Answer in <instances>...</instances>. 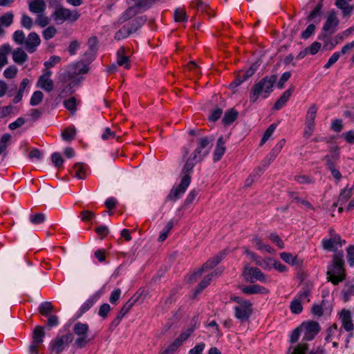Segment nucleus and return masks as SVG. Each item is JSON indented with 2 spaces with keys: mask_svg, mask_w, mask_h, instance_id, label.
Wrapping results in <instances>:
<instances>
[{
  "mask_svg": "<svg viewBox=\"0 0 354 354\" xmlns=\"http://www.w3.org/2000/svg\"><path fill=\"white\" fill-rule=\"evenodd\" d=\"M344 253L342 251L336 252L333 255L332 263L328 268L327 279L334 285L338 284L345 279L344 268Z\"/></svg>",
  "mask_w": 354,
  "mask_h": 354,
  "instance_id": "1",
  "label": "nucleus"
},
{
  "mask_svg": "<svg viewBox=\"0 0 354 354\" xmlns=\"http://www.w3.org/2000/svg\"><path fill=\"white\" fill-rule=\"evenodd\" d=\"M277 76L272 75L270 76H266L262 78L259 82L254 84L251 89L250 95V102H255L260 95L264 98L267 97L272 91L274 84L276 83Z\"/></svg>",
  "mask_w": 354,
  "mask_h": 354,
  "instance_id": "2",
  "label": "nucleus"
},
{
  "mask_svg": "<svg viewBox=\"0 0 354 354\" xmlns=\"http://www.w3.org/2000/svg\"><path fill=\"white\" fill-rule=\"evenodd\" d=\"M80 16V14L77 11H72L62 7L57 8L52 15L57 24H62L65 21L75 22L79 19Z\"/></svg>",
  "mask_w": 354,
  "mask_h": 354,
  "instance_id": "3",
  "label": "nucleus"
},
{
  "mask_svg": "<svg viewBox=\"0 0 354 354\" xmlns=\"http://www.w3.org/2000/svg\"><path fill=\"white\" fill-rule=\"evenodd\" d=\"M73 340V335L68 333L66 335L57 336L50 343L49 350L50 354H59L68 346L69 343Z\"/></svg>",
  "mask_w": 354,
  "mask_h": 354,
  "instance_id": "4",
  "label": "nucleus"
},
{
  "mask_svg": "<svg viewBox=\"0 0 354 354\" xmlns=\"http://www.w3.org/2000/svg\"><path fill=\"white\" fill-rule=\"evenodd\" d=\"M88 325L87 324L77 322L73 326V333L78 336L75 344L79 348H82L90 342L88 338Z\"/></svg>",
  "mask_w": 354,
  "mask_h": 354,
  "instance_id": "5",
  "label": "nucleus"
},
{
  "mask_svg": "<svg viewBox=\"0 0 354 354\" xmlns=\"http://www.w3.org/2000/svg\"><path fill=\"white\" fill-rule=\"evenodd\" d=\"M191 182V176L185 175L181 179L180 183L176 187H173L166 198L167 201H176L185 192Z\"/></svg>",
  "mask_w": 354,
  "mask_h": 354,
  "instance_id": "6",
  "label": "nucleus"
},
{
  "mask_svg": "<svg viewBox=\"0 0 354 354\" xmlns=\"http://www.w3.org/2000/svg\"><path fill=\"white\" fill-rule=\"evenodd\" d=\"M339 19L335 11H330L327 17V19L323 26L322 31L324 32L319 36V39L327 38L328 35L333 34L337 30V27L339 25Z\"/></svg>",
  "mask_w": 354,
  "mask_h": 354,
  "instance_id": "7",
  "label": "nucleus"
},
{
  "mask_svg": "<svg viewBox=\"0 0 354 354\" xmlns=\"http://www.w3.org/2000/svg\"><path fill=\"white\" fill-rule=\"evenodd\" d=\"M252 304L248 301V302H243L242 305H238L234 307V316L241 322H245L248 321L251 317L253 310Z\"/></svg>",
  "mask_w": 354,
  "mask_h": 354,
  "instance_id": "8",
  "label": "nucleus"
},
{
  "mask_svg": "<svg viewBox=\"0 0 354 354\" xmlns=\"http://www.w3.org/2000/svg\"><path fill=\"white\" fill-rule=\"evenodd\" d=\"M300 327L304 333L303 339L306 341L312 340L320 330V326L315 321L304 322Z\"/></svg>",
  "mask_w": 354,
  "mask_h": 354,
  "instance_id": "9",
  "label": "nucleus"
},
{
  "mask_svg": "<svg viewBox=\"0 0 354 354\" xmlns=\"http://www.w3.org/2000/svg\"><path fill=\"white\" fill-rule=\"evenodd\" d=\"M243 276L246 281L253 283L254 280L261 282L266 281V275L257 267L245 266L243 271Z\"/></svg>",
  "mask_w": 354,
  "mask_h": 354,
  "instance_id": "10",
  "label": "nucleus"
},
{
  "mask_svg": "<svg viewBox=\"0 0 354 354\" xmlns=\"http://www.w3.org/2000/svg\"><path fill=\"white\" fill-rule=\"evenodd\" d=\"M213 140L214 138H209L208 137L199 138L197 140L198 147L192 153V155L194 156V158H197L199 160H202L209 152V149H205V148Z\"/></svg>",
  "mask_w": 354,
  "mask_h": 354,
  "instance_id": "11",
  "label": "nucleus"
},
{
  "mask_svg": "<svg viewBox=\"0 0 354 354\" xmlns=\"http://www.w3.org/2000/svg\"><path fill=\"white\" fill-rule=\"evenodd\" d=\"M41 39L37 33L32 32L28 34L24 46L29 53L36 51L37 47L40 44Z\"/></svg>",
  "mask_w": 354,
  "mask_h": 354,
  "instance_id": "12",
  "label": "nucleus"
},
{
  "mask_svg": "<svg viewBox=\"0 0 354 354\" xmlns=\"http://www.w3.org/2000/svg\"><path fill=\"white\" fill-rule=\"evenodd\" d=\"M339 319L342 321V327L348 332L352 331L354 328L351 313L349 310L343 309L339 313Z\"/></svg>",
  "mask_w": 354,
  "mask_h": 354,
  "instance_id": "13",
  "label": "nucleus"
},
{
  "mask_svg": "<svg viewBox=\"0 0 354 354\" xmlns=\"http://www.w3.org/2000/svg\"><path fill=\"white\" fill-rule=\"evenodd\" d=\"M141 295L142 292H139L138 291L134 294L122 306L118 313V316L122 319L128 313L130 309L134 306V304L139 300Z\"/></svg>",
  "mask_w": 354,
  "mask_h": 354,
  "instance_id": "14",
  "label": "nucleus"
},
{
  "mask_svg": "<svg viewBox=\"0 0 354 354\" xmlns=\"http://www.w3.org/2000/svg\"><path fill=\"white\" fill-rule=\"evenodd\" d=\"M241 291L246 295H254V294H266L268 292L265 287L254 284L248 286H241L239 288Z\"/></svg>",
  "mask_w": 354,
  "mask_h": 354,
  "instance_id": "15",
  "label": "nucleus"
},
{
  "mask_svg": "<svg viewBox=\"0 0 354 354\" xmlns=\"http://www.w3.org/2000/svg\"><path fill=\"white\" fill-rule=\"evenodd\" d=\"M295 87L293 86H290L288 90H286L279 98V100L274 103L273 109L275 110L281 109L288 101L290 97L293 93Z\"/></svg>",
  "mask_w": 354,
  "mask_h": 354,
  "instance_id": "16",
  "label": "nucleus"
},
{
  "mask_svg": "<svg viewBox=\"0 0 354 354\" xmlns=\"http://www.w3.org/2000/svg\"><path fill=\"white\" fill-rule=\"evenodd\" d=\"M227 252L226 250L221 251L218 254L210 258L208 261H207L203 265L204 268H207V270L212 269L217 266L226 256Z\"/></svg>",
  "mask_w": 354,
  "mask_h": 354,
  "instance_id": "17",
  "label": "nucleus"
},
{
  "mask_svg": "<svg viewBox=\"0 0 354 354\" xmlns=\"http://www.w3.org/2000/svg\"><path fill=\"white\" fill-rule=\"evenodd\" d=\"M100 297V293L96 292L93 296H91L89 299H88L81 306L80 308L77 317H80L84 313L88 311L94 304L98 300Z\"/></svg>",
  "mask_w": 354,
  "mask_h": 354,
  "instance_id": "18",
  "label": "nucleus"
},
{
  "mask_svg": "<svg viewBox=\"0 0 354 354\" xmlns=\"http://www.w3.org/2000/svg\"><path fill=\"white\" fill-rule=\"evenodd\" d=\"M29 10L37 15L43 13L46 9V3L44 0H33L28 3Z\"/></svg>",
  "mask_w": 354,
  "mask_h": 354,
  "instance_id": "19",
  "label": "nucleus"
},
{
  "mask_svg": "<svg viewBox=\"0 0 354 354\" xmlns=\"http://www.w3.org/2000/svg\"><path fill=\"white\" fill-rule=\"evenodd\" d=\"M86 54H87V51L84 55V59H83L82 62H77V64H75V71H74L75 74H77V75L85 74L88 71L89 68H88V65L90 63H88V62L86 60L90 57V55H86Z\"/></svg>",
  "mask_w": 354,
  "mask_h": 354,
  "instance_id": "20",
  "label": "nucleus"
},
{
  "mask_svg": "<svg viewBox=\"0 0 354 354\" xmlns=\"http://www.w3.org/2000/svg\"><path fill=\"white\" fill-rule=\"evenodd\" d=\"M87 44L88 46V50H87L86 55H90V57L86 61L88 63H91L94 58L95 54L97 51L98 40L97 37L93 36L90 37Z\"/></svg>",
  "mask_w": 354,
  "mask_h": 354,
  "instance_id": "21",
  "label": "nucleus"
},
{
  "mask_svg": "<svg viewBox=\"0 0 354 354\" xmlns=\"http://www.w3.org/2000/svg\"><path fill=\"white\" fill-rule=\"evenodd\" d=\"M147 17L146 15L139 16L132 20L129 25H127L131 33L136 32L141 28L147 21Z\"/></svg>",
  "mask_w": 354,
  "mask_h": 354,
  "instance_id": "22",
  "label": "nucleus"
},
{
  "mask_svg": "<svg viewBox=\"0 0 354 354\" xmlns=\"http://www.w3.org/2000/svg\"><path fill=\"white\" fill-rule=\"evenodd\" d=\"M348 2L346 0H336L335 3L337 8L342 10L344 17L350 16L354 10V6L349 5Z\"/></svg>",
  "mask_w": 354,
  "mask_h": 354,
  "instance_id": "23",
  "label": "nucleus"
},
{
  "mask_svg": "<svg viewBox=\"0 0 354 354\" xmlns=\"http://www.w3.org/2000/svg\"><path fill=\"white\" fill-rule=\"evenodd\" d=\"M225 152V141L223 138L220 137L216 143V149L214 152V161L217 162L221 160Z\"/></svg>",
  "mask_w": 354,
  "mask_h": 354,
  "instance_id": "24",
  "label": "nucleus"
},
{
  "mask_svg": "<svg viewBox=\"0 0 354 354\" xmlns=\"http://www.w3.org/2000/svg\"><path fill=\"white\" fill-rule=\"evenodd\" d=\"M28 57L26 53L21 48H17L12 52L13 61L17 64H23L27 61Z\"/></svg>",
  "mask_w": 354,
  "mask_h": 354,
  "instance_id": "25",
  "label": "nucleus"
},
{
  "mask_svg": "<svg viewBox=\"0 0 354 354\" xmlns=\"http://www.w3.org/2000/svg\"><path fill=\"white\" fill-rule=\"evenodd\" d=\"M125 49L124 47H120L117 52V64L118 66H124L126 69L130 68L129 59L127 56L124 55Z\"/></svg>",
  "mask_w": 354,
  "mask_h": 354,
  "instance_id": "26",
  "label": "nucleus"
},
{
  "mask_svg": "<svg viewBox=\"0 0 354 354\" xmlns=\"http://www.w3.org/2000/svg\"><path fill=\"white\" fill-rule=\"evenodd\" d=\"M239 113L234 109L227 110L222 119L224 125L228 126L231 124L238 118Z\"/></svg>",
  "mask_w": 354,
  "mask_h": 354,
  "instance_id": "27",
  "label": "nucleus"
},
{
  "mask_svg": "<svg viewBox=\"0 0 354 354\" xmlns=\"http://www.w3.org/2000/svg\"><path fill=\"white\" fill-rule=\"evenodd\" d=\"M324 159L326 160V166L328 169L331 171L333 176L337 180H339L342 178L341 173L335 169V165L333 161H331V158L329 155H326L324 156Z\"/></svg>",
  "mask_w": 354,
  "mask_h": 354,
  "instance_id": "28",
  "label": "nucleus"
},
{
  "mask_svg": "<svg viewBox=\"0 0 354 354\" xmlns=\"http://www.w3.org/2000/svg\"><path fill=\"white\" fill-rule=\"evenodd\" d=\"M12 48L9 44L0 46V68L8 63L6 55L11 53Z\"/></svg>",
  "mask_w": 354,
  "mask_h": 354,
  "instance_id": "29",
  "label": "nucleus"
},
{
  "mask_svg": "<svg viewBox=\"0 0 354 354\" xmlns=\"http://www.w3.org/2000/svg\"><path fill=\"white\" fill-rule=\"evenodd\" d=\"M37 85L43 90L50 92L53 89L54 84L51 79L39 77Z\"/></svg>",
  "mask_w": 354,
  "mask_h": 354,
  "instance_id": "30",
  "label": "nucleus"
},
{
  "mask_svg": "<svg viewBox=\"0 0 354 354\" xmlns=\"http://www.w3.org/2000/svg\"><path fill=\"white\" fill-rule=\"evenodd\" d=\"M352 196V188H345L340 192L339 198L336 203H334L333 207H337L338 205H342L345 203Z\"/></svg>",
  "mask_w": 354,
  "mask_h": 354,
  "instance_id": "31",
  "label": "nucleus"
},
{
  "mask_svg": "<svg viewBox=\"0 0 354 354\" xmlns=\"http://www.w3.org/2000/svg\"><path fill=\"white\" fill-rule=\"evenodd\" d=\"M312 287V284L308 283H305L299 293L297 299H299L301 301L306 299L307 302H309V296L311 292Z\"/></svg>",
  "mask_w": 354,
  "mask_h": 354,
  "instance_id": "32",
  "label": "nucleus"
},
{
  "mask_svg": "<svg viewBox=\"0 0 354 354\" xmlns=\"http://www.w3.org/2000/svg\"><path fill=\"white\" fill-rule=\"evenodd\" d=\"M317 107L315 104H313L308 109L306 116V124L315 125V119L316 117Z\"/></svg>",
  "mask_w": 354,
  "mask_h": 354,
  "instance_id": "33",
  "label": "nucleus"
},
{
  "mask_svg": "<svg viewBox=\"0 0 354 354\" xmlns=\"http://www.w3.org/2000/svg\"><path fill=\"white\" fill-rule=\"evenodd\" d=\"M45 336L44 329L40 326H37L33 330L32 342L38 344L43 342V338Z\"/></svg>",
  "mask_w": 354,
  "mask_h": 354,
  "instance_id": "34",
  "label": "nucleus"
},
{
  "mask_svg": "<svg viewBox=\"0 0 354 354\" xmlns=\"http://www.w3.org/2000/svg\"><path fill=\"white\" fill-rule=\"evenodd\" d=\"M53 310L54 306L50 301L42 302L39 306V312L45 317H48Z\"/></svg>",
  "mask_w": 354,
  "mask_h": 354,
  "instance_id": "35",
  "label": "nucleus"
},
{
  "mask_svg": "<svg viewBox=\"0 0 354 354\" xmlns=\"http://www.w3.org/2000/svg\"><path fill=\"white\" fill-rule=\"evenodd\" d=\"M201 160H199L197 158H194V156L191 155L190 157L187 160V162L183 169V172L185 174V175L189 174V173H190L192 171L194 165L198 162H201Z\"/></svg>",
  "mask_w": 354,
  "mask_h": 354,
  "instance_id": "36",
  "label": "nucleus"
},
{
  "mask_svg": "<svg viewBox=\"0 0 354 354\" xmlns=\"http://www.w3.org/2000/svg\"><path fill=\"white\" fill-rule=\"evenodd\" d=\"M214 277V273H211L205 276L203 279L200 282L197 288L195 290V295L200 293L202 292L211 282L212 280V277Z\"/></svg>",
  "mask_w": 354,
  "mask_h": 354,
  "instance_id": "37",
  "label": "nucleus"
},
{
  "mask_svg": "<svg viewBox=\"0 0 354 354\" xmlns=\"http://www.w3.org/2000/svg\"><path fill=\"white\" fill-rule=\"evenodd\" d=\"M14 14L8 12L0 17V24L4 27H8L13 23Z\"/></svg>",
  "mask_w": 354,
  "mask_h": 354,
  "instance_id": "38",
  "label": "nucleus"
},
{
  "mask_svg": "<svg viewBox=\"0 0 354 354\" xmlns=\"http://www.w3.org/2000/svg\"><path fill=\"white\" fill-rule=\"evenodd\" d=\"M254 261L256 265L261 267L264 270H268L271 268L272 263L274 261V259L270 257L261 259L257 257V259H254Z\"/></svg>",
  "mask_w": 354,
  "mask_h": 354,
  "instance_id": "39",
  "label": "nucleus"
},
{
  "mask_svg": "<svg viewBox=\"0 0 354 354\" xmlns=\"http://www.w3.org/2000/svg\"><path fill=\"white\" fill-rule=\"evenodd\" d=\"M342 294L344 301H348L351 296L354 295V284L350 282L346 283L342 290Z\"/></svg>",
  "mask_w": 354,
  "mask_h": 354,
  "instance_id": "40",
  "label": "nucleus"
},
{
  "mask_svg": "<svg viewBox=\"0 0 354 354\" xmlns=\"http://www.w3.org/2000/svg\"><path fill=\"white\" fill-rule=\"evenodd\" d=\"M323 1L320 0V1L317 3V5L315 6V8L310 12L309 15L308 16V21H313L316 17L322 16L323 12H322V8H323Z\"/></svg>",
  "mask_w": 354,
  "mask_h": 354,
  "instance_id": "41",
  "label": "nucleus"
},
{
  "mask_svg": "<svg viewBox=\"0 0 354 354\" xmlns=\"http://www.w3.org/2000/svg\"><path fill=\"white\" fill-rule=\"evenodd\" d=\"M26 36L23 30H17L12 35L13 41L18 45L24 46L26 41Z\"/></svg>",
  "mask_w": 354,
  "mask_h": 354,
  "instance_id": "42",
  "label": "nucleus"
},
{
  "mask_svg": "<svg viewBox=\"0 0 354 354\" xmlns=\"http://www.w3.org/2000/svg\"><path fill=\"white\" fill-rule=\"evenodd\" d=\"M75 176L79 179L86 178V168L82 163H76L73 167Z\"/></svg>",
  "mask_w": 354,
  "mask_h": 354,
  "instance_id": "43",
  "label": "nucleus"
},
{
  "mask_svg": "<svg viewBox=\"0 0 354 354\" xmlns=\"http://www.w3.org/2000/svg\"><path fill=\"white\" fill-rule=\"evenodd\" d=\"M183 341L177 337L163 352L162 354H172L183 344Z\"/></svg>",
  "mask_w": 354,
  "mask_h": 354,
  "instance_id": "44",
  "label": "nucleus"
},
{
  "mask_svg": "<svg viewBox=\"0 0 354 354\" xmlns=\"http://www.w3.org/2000/svg\"><path fill=\"white\" fill-rule=\"evenodd\" d=\"M131 34V30L127 25H124L115 32L114 38L116 40H121L129 37Z\"/></svg>",
  "mask_w": 354,
  "mask_h": 354,
  "instance_id": "45",
  "label": "nucleus"
},
{
  "mask_svg": "<svg viewBox=\"0 0 354 354\" xmlns=\"http://www.w3.org/2000/svg\"><path fill=\"white\" fill-rule=\"evenodd\" d=\"M174 20L176 22H184L187 21V15L182 8H176L174 13Z\"/></svg>",
  "mask_w": 354,
  "mask_h": 354,
  "instance_id": "46",
  "label": "nucleus"
},
{
  "mask_svg": "<svg viewBox=\"0 0 354 354\" xmlns=\"http://www.w3.org/2000/svg\"><path fill=\"white\" fill-rule=\"evenodd\" d=\"M277 127V124L273 123L269 126V127L265 131L263 138L261 140L260 145L262 146L272 136Z\"/></svg>",
  "mask_w": 354,
  "mask_h": 354,
  "instance_id": "47",
  "label": "nucleus"
},
{
  "mask_svg": "<svg viewBox=\"0 0 354 354\" xmlns=\"http://www.w3.org/2000/svg\"><path fill=\"white\" fill-rule=\"evenodd\" d=\"M290 308L291 312L294 314L301 313L303 310L301 301L297 299H294L290 303Z\"/></svg>",
  "mask_w": 354,
  "mask_h": 354,
  "instance_id": "48",
  "label": "nucleus"
},
{
  "mask_svg": "<svg viewBox=\"0 0 354 354\" xmlns=\"http://www.w3.org/2000/svg\"><path fill=\"white\" fill-rule=\"evenodd\" d=\"M21 25L23 28L30 30L33 26L32 19L26 14H23L21 19Z\"/></svg>",
  "mask_w": 354,
  "mask_h": 354,
  "instance_id": "49",
  "label": "nucleus"
},
{
  "mask_svg": "<svg viewBox=\"0 0 354 354\" xmlns=\"http://www.w3.org/2000/svg\"><path fill=\"white\" fill-rule=\"evenodd\" d=\"M64 104L66 109L69 110L72 113L76 111L77 100L74 97H70L68 100H66L64 102Z\"/></svg>",
  "mask_w": 354,
  "mask_h": 354,
  "instance_id": "50",
  "label": "nucleus"
},
{
  "mask_svg": "<svg viewBox=\"0 0 354 354\" xmlns=\"http://www.w3.org/2000/svg\"><path fill=\"white\" fill-rule=\"evenodd\" d=\"M57 33V29L53 26H50L42 32L44 39L49 40L53 38Z\"/></svg>",
  "mask_w": 354,
  "mask_h": 354,
  "instance_id": "51",
  "label": "nucleus"
},
{
  "mask_svg": "<svg viewBox=\"0 0 354 354\" xmlns=\"http://www.w3.org/2000/svg\"><path fill=\"white\" fill-rule=\"evenodd\" d=\"M43 97H44L43 93L40 91H37L33 93V94L30 98V104L32 106L38 105L42 101Z\"/></svg>",
  "mask_w": 354,
  "mask_h": 354,
  "instance_id": "52",
  "label": "nucleus"
},
{
  "mask_svg": "<svg viewBox=\"0 0 354 354\" xmlns=\"http://www.w3.org/2000/svg\"><path fill=\"white\" fill-rule=\"evenodd\" d=\"M46 220V216L43 213H37L30 215V221L32 224L38 225L44 223Z\"/></svg>",
  "mask_w": 354,
  "mask_h": 354,
  "instance_id": "53",
  "label": "nucleus"
},
{
  "mask_svg": "<svg viewBox=\"0 0 354 354\" xmlns=\"http://www.w3.org/2000/svg\"><path fill=\"white\" fill-rule=\"evenodd\" d=\"M75 129H66L62 133V138L66 141H71L74 139L75 135Z\"/></svg>",
  "mask_w": 354,
  "mask_h": 354,
  "instance_id": "54",
  "label": "nucleus"
},
{
  "mask_svg": "<svg viewBox=\"0 0 354 354\" xmlns=\"http://www.w3.org/2000/svg\"><path fill=\"white\" fill-rule=\"evenodd\" d=\"M51 160L55 167L59 168L64 163V159L58 152H55L51 156Z\"/></svg>",
  "mask_w": 354,
  "mask_h": 354,
  "instance_id": "55",
  "label": "nucleus"
},
{
  "mask_svg": "<svg viewBox=\"0 0 354 354\" xmlns=\"http://www.w3.org/2000/svg\"><path fill=\"white\" fill-rule=\"evenodd\" d=\"M50 22L49 19L42 15V13L37 15V17L35 20V23L39 25L41 28L46 27Z\"/></svg>",
  "mask_w": 354,
  "mask_h": 354,
  "instance_id": "56",
  "label": "nucleus"
},
{
  "mask_svg": "<svg viewBox=\"0 0 354 354\" xmlns=\"http://www.w3.org/2000/svg\"><path fill=\"white\" fill-rule=\"evenodd\" d=\"M269 239L277 246H278L280 249H283L284 248V243L282 239L275 233L270 234L269 236Z\"/></svg>",
  "mask_w": 354,
  "mask_h": 354,
  "instance_id": "57",
  "label": "nucleus"
},
{
  "mask_svg": "<svg viewBox=\"0 0 354 354\" xmlns=\"http://www.w3.org/2000/svg\"><path fill=\"white\" fill-rule=\"evenodd\" d=\"M75 86V82H71L68 84H67L59 93V97H64L66 96L67 94H72L74 92V90L73 88Z\"/></svg>",
  "mask_w": 354,
  "mask_h": 354,
  "instance_id": "58",
  "label": "nucleus"
},
{
  "mask_svg": "<svg viewBox=\"0 0 354 354\" xmlns=\"http://www.w3.org/2000/svg\"><path fill=\"white\" fill-rule=\"evenodd\" d=\"M17 73V67L15 66H10L4 71L3 75L6 78L11 79L15 77Z\"/></svg>",
  "mask_w": 354,
  "mask_h": 354,
  "instance_id": "59",
  "label": "nucleus"
},
{
  "mask_svg": "<svg viewBox=\"0 0 354 354\" xmlns=\"http://www.w3.org/2000/svg\"><path fill=\"white\" fill-rule=\"evenodd\" d=\"M111 310V306L109 304H103L100 306L98 314L100 317L105 319L106 318L109 311Z\"/></svg>",
  "mask_w": 354,
  "mask_h": 354,
  "instance_id": "60",
  "label": "nucleus"
},
{
  "mask_svg": "<svg viewBox=\"0 0 354 354\" xmlns=\"http://www.w3.org/2000/svg\"><path fill=\"white\" fill-rule=\"evenodd\" d=\"M315 30V26L313 24L308 25L306 30L301 32V37L304 39L309 38Z\"/></svg>",
  "mask_w": 354,
  "mask_h": 354,
  "instance_id": "61",
  "label": "nucleus"
},
{
  "mask_svg": "<svg viewBox=\"0 0 354 354\" xmlns=\"http://www.w3.org/2000/svg\"><path fill=\"white\" fill-rule=\"evenodd\" d=\"M280 152L278 151H275V149L273 148L270 154L268 155V159H266L265 160H263V167H267L270 164V162L274 160V158L278 156V154Z\"/></svg>",
  "mask_w": 354,
  "mask_h": 354,
  "instance_id": "62",
  "label": "nucleus"
},
{
  "mask_svg": "<svg viewBox=\"0 0 354 354\" xmlns=\"http://www.w3.org/2000/svg\"><path fill=\"white\" fill-rule=\"evenodd\" d=\"M222 113L223 109L221 108L217 107L212 111L211 115L209 117V120L212 122H215L221 118Z\"/></svg>",
  "mask_w": 354,
  "mask_h": 354,
  "instance_id": "63",
  "label": "nucleus"
},
{
  "mask_svg": "<svg viewBox=\"0 0 354 354\" xmlns=\"http://www.w3.org/2000/svg\"><path fill=\"white\" fill-rule=\"evenodd\" d=\"M348 263L350 266H354V246L350 245L347 249Z\"/></svg>",
  "mask_w": 354,
  "mask_h": 354,
  "instance_id": "64",
  "label": "nucleus"
}]
</instances>
